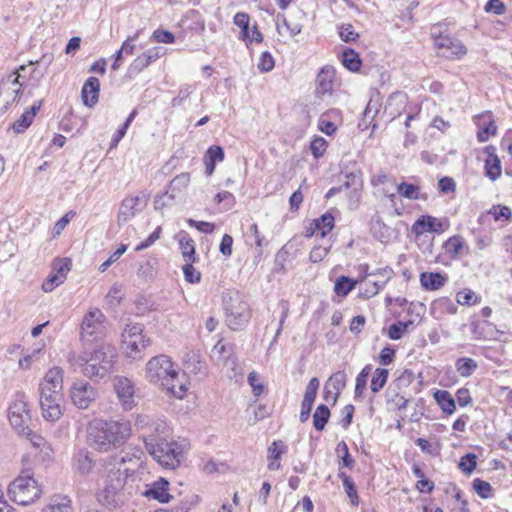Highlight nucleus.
Returning a JSON list of instances; mask_svg holds the SVG:
<instances>
[{
  "mask_svg": "<svg viewBox=\"0 0 512 512\" xmlns=\"http://www.w3.org/2000/svg\"><path fill=\"white\" fill-rule=\"evenodd\" d=\"M141 199L139 196H128L126 197L120 205L118 212V222L126 223L131 220L138 212H140Z\"/></svg>",
  "mask_w": 512,
  "mask_h": 512,
  "instance_id": "22",
  "label": "nucleus"
},
{
  "mask_svg": "<svg viewBox=\"0 0 512 512\" xmlns=\"http://www.w3.org/2000/svg\"><path fill=\"white\" fill-rule=\"evenodd\" d=\"M413 325L412 321H398L392 324L388 329V336L392 340H399L403 334Z\"/></svg>",
  "mask_w": 512,
  "mask_h": 512,
  "instance_id": "48",
  "label": "nucleus"
},
{
  "mask_svg": "<svg viewBox=\"0 0 512 512\" xmlns=\"http://www.w3.org/2000/svg\"><path fill=\"white\" fill-rule=\"evenodd\" d=\"M38 391L42 417L48 422L59 420L63 415L61 407L63 392L49 391L48 389Z\"/></svg>",
  "mask_w": 512,
  "mask_h": 512,
  "instance_id": "10",
  "label": "nucleus"
},
{
  "mask_svg": "<svg viewBox=\"0 0 512 512\" xmlns=\"http://www.w3.org/2000/svg\"><path fill=\"white\" fill-rule=\"evenodd\" d=\"M398 193L409 200H423L426 201L428 199V194L426 192H422L421 188L418 185L402 182L397 186Z\"/></svg>",
  "mask_w": 512,
  "mask_h": 512,
  "instance_id": "28",
  "label": "nucleus"
},
{
  "mask_svg": "<svg viewBox=\"0 0 512 512\" xmlns=\"http://www.w3.org/2000/svg\"><path fill=\"white\" fill-rule=\"evenodd\" d=\"M100 82L96 77H89L84 83L81 91L83 104L93 107L98 102Z\"/></svg>",
  "mask_w": 512,
  "mask_h": 512,
  "instance_id": "23",
  "label": "nucleus"
},
{
  "mask_svg": "<svg viewBox=\"0 0 512 512\" xmlns=\"http://www.w3.org/2000/svg\"><path fill=\"white\" fill-rule=\"evenodd\" d=\"M142 332V326L136 323L127 325L122 333L123 349L132 359L140 358L142 350L149 344Z\"/></svg>",
  "mask_w": 512,
  "mask_h": 512,
  "instance_id": "9",
  "label": "nucleus"
},
{
  "mask_svg": "<svg viewBox=\"0 0 512 512\" xmlns=\"http://www.w3.org/2000/svg\"><path fill=\"white\" fill-rule=\"evenodd\" d=\"M460 470L466 474H470L476 468V456L474 454H467L463 456L458 464Z\"/></svg>",
  "mask_w": 512,
  "mask_h": 512,
  "instance_id": "61",
  "label": "nucleus"
},
{
  "mask_svg": "<svg viewBox=\"0 0 512 512\" xmlns=\"http://www.w3.org/2000/svg\"><path fill=\"white\" fill-rule=\"evenodd\" d=\"M485 153L488 155L485 161V174L492 181L498 179L501 175V163L496 155V148L494 146H487Z\"/></svg>",
  "mask_w": 512,
  "mask_h": 512,
  "instance_id": "24",
  "label": "nucleus"
},
{
  "mask_svg": "<svg viewBox=\"0 0 512 512\" xmlns=\"http://www.w3.org/2000/svg\"><path fill=\"white\" fill-rule=\"evenodd\" d=\"M8 417L10 424L19 432H25L29 414L26 404V396L24 392H17L14 401L8 409Z\"/></svg>",
  "mask_w": 512,
  "mask_h": 512,
  "instance_id": "12",
  "label": "nucleus"
},
{
  "mask_svg": "<svg viewBox=\"0 0 512 512\" xmlns=\"http://www.w3.org/2000/svg\"><path fill=\"white\" fill-rule=\"evenodd\" d=\"M389 372L384 368H377L371 380V390L374 393L379 392L387 382Z\"/></svg>",
  "mask_w": 512,
  "mask_h": 512,
  "instance_id": "44",
  "label": "nucleus"
},
{
  "mask_svg": "<svg viewBox=\"0 0 512 512\" xmlns=\"http://www.w3.org/2000/svg\"><path fill=\"white\" fill-rule=\"evenodd\" d=\"M286 451V445L282 441H274L268 448L269 463L268 469L276 471L280 468L281 455Z\"/></svg>",
  "mask_w": 512,
  "mask_h": 512,
  "instance_id": "30",
  "label": "nucleus"
},
{
  "mask_svg": "<svg viewBox=\"0 0 512 512\" xmlns=\"http://www.w3.org/2000/svg\"><path fill=\"white\" fill-rule=\"evenodd\" d=\"M194 262H186L183 266V273L185 280L190 284H197L200 281L201 275L194 267Z\"/></svg>",
  "mask_w": 512,
  "mask_h": 512,
  "instance_id": "58",
  "label": "nucleus"
},
{
  "mask_svg": "<svg viewBox=\"0 0 512 512\" xmlns=\"http://www.w3.org/2000/svg\"><path fill=\"white\" fill-rule=\"evenodd\" d=\"M177 376L178 371L166 355L155 356L146 365V378L151 383L169 385V381L177 380Z\"/></svg>",
  "mask_w": 512,
  "mask_h": 512,
  "instance_id": "6",
  "label": "nucleus"
},
{
  "mask_svg": "<svg viewBox=\"0 0 512 512\" xmlns=\"http://www.w3.org/2000/svg\"><path fill=\"white\" fill-rule=\"evenodd\" d=\"M488 214L492 215L495 221L509 222L511 219V210L507 206L495 205L489 211Z\"/></svg>",
  "mask_w": 512,
  "mask_h": 512,
  "instance_id": "51",
  "label": "nucleus"
},
{
  "mask_svg": "<svg viewBox=\"0 0 512 512\" xmlns=\"http://www.w3.org/2000/svg\"><path fill=\"white\" fill-rule=\"evenodd\" d=\"M249 22L250 18L249 15L245 12H238L235 14L233 18V23L241 29V36L240 38L242 40H246V38H249Z\"/></svg>",
  "mask_w": 512,
  "mask_h": 512,
  "instance_id": "46",
  "label": "nucleus"
},
{
  "mask_svg": "<svg viewBox=\"0 0 512 512\" xmlns=\"http://www.w3.org/2000/svg\"><path fill=\"white\" fill-rule=\"evenodd\" d=\"M27 66L22 65L15 72L10 74L6 79L0 83V114L4 113L8 107L16 100L24 83L20 81L24 78Z\"/></svg>",
  "mask_w": 512,
  "mask_h": 512,
  "instance_id": "8",
  "label": "nucleus"
},
{
  "mask_svg": "<svg viewBox=\"0 0 512 512\" xmlns=\"http://www.w3.org/2000/svg\"><path fill=\"white\" fill-rule=\"evenodd\" d=\"M420 282L423 288H440L445 284V277L440 273L424 272L420 275Z\"/></svg>",
  "mask_w": 512,
  "mask_h": 512,
  "instance_id": "38",
  "label": "nucleus"
},
{
  "mask_svg": "<svg viewBox=\"0 0 512 512\" xmlns=\"http://www.w3.org/2000/svg\"><path fill=\"white\" fill-rule=\"evenodd\" d=\"M473 488L481 498L486 499L490 497L492 488L488 482L478 478L474 479Z\"/></svg>",
  "mask_w": 512,
  "mask_h": 512,
  "instance_id": "62",
  "label": "nucleus"
},
{
  "mask_svg": "<svg viewBox=\"0 0 512 512\" xmlns=\"http://www.w3.org/2000/svg\"><path fill=\"white\" fill-rule=\"evenodd\" d=\"M27 438L30 440L31 444L36 447L40 448L41 450H45V454L47 456L50 455V452L52 451L50 445L47 443V441L36 432H33L30 429H26L25 432H23Z\"/></svg>",
  "mask_w": 512,
  "mask_h": 512,
  "instance_id": "43",
  "label": "nucleus"
},
{
  "mask_svg": "<svg viewBox=\"0 0 512 512\" xmlns=\"http://www.w3.org/2000/svg\"><path fill=\"white\" fill-rule=\"evenodd\" d=\"M116 358V348L108 343H102L93 351H85L81 355L74 351L67 355V361L74 367H81L83 375L92 381L101 380L112 373Z\"/></svg>",
  "mask_w": 512,
  "mask_h": 512,
  "instance_id": "1",
  "label": "nucleus"
},
{
  "mask_svg": "<svg viewBox=\"0 0 512 512\" xmlns=\"http://www.w3.org/2000/svg\"><path fill=\"white\" fill-rule=\"evenodd\" d=\"M194 87L189 84H184L180 87L178 95L171 101L172 107L181 106L185 100H187L190 94L193 92Z\"/></svg>",
  "mask_w": 512,
  "mask_h": 512,
  "instance_id": "55",
  "label": "nucleus"
},
{
  "mask_svg": "<svg viewBox=\"0 0 512 512\" xmlns=\"http://www.w3.org/2000/svg\"><path fill=\"white\" fill-rule=\"evenodd\" d=\"M106 317L98 308H90L83 316L80 325V341L83 346L92 345L106 336Z\"/></svg>",
  "mask_w": 512,
  "mask_h": 512,
  "instance_id": "5",
  "label": "nucleus"
},
{
  "mask_svg": "<svg viewBox=\"0 0 512 512\" xmlns=\"http://www.w3.org/2000/svg\"><path fill=\"white\" fill-rule=\"evenodd\" d=\"M223 307L226 324L231 330L240 331L247 326L251 311L240 290H228L223 295Z\"/></svg>",
  "mask_w": 512,
  "mask_h": 512,
  "instance_id": "3",
  "label": "nucleus"
},
{
  "mask_svg": "<svg viewBox=\"0 0 512 512\" xmlns=\"http://www.w3.org/2000/svg\"><path fill=\"white\" fill-rule=\"evenodd\" d=\"M328 143L323 137H315L310 145L311 153L316 158L322 157L327 149Z\"/></svg>",
  "mask_w": 512,
  "mask_h": 512,
  "instance_id": "53",
  "label": "nucleus"
},
{
  "mask_svg": "<svg viewBox=\"0 0 512 512\" xmlns=\"http://www.w3.org/2000/svg\"><path fill=\"white\" fill-rule=\"evenodd\" d=\"M179 247L186 262H195V242L186 233L181 235Z\"/></svg>",
  "mask_w": 512,
  "mask_h": 512,
  "instance_id": "32",
  "label": "nucleus"
},
{
  "mask_svg": "<svg viewBox=\"0 0 512 512\" xmlns=\"http://www.w3.org/2000/svg\"><path fill=\"white\" fill-rule=\"evenodd\" d=\"M114 478L109 484H106L103 490L98 494V500L106 506H115L117 504V495L123 487V480L119 471L113 473Z\"/></svg>",
  "mask_w": 512,
  "mask_h": 512,
  "instance_id": "15",
  "label": "nucleus"
},
{
  "mask_svg": "<svg viewBox=\"0 0 512 512\" xmlns=\"http://www.w3.org/2000/svg\"><path fill=\"white\" fill-rule=\"evenodd\" d=\"M365 282L366 285H372L374 288H381L384 285V282H380L376 279L375 274H369L364 279H354L348 276L339 277L333 288H355L356 285Z\"/></svg>",
  "mask_w": 512,
  "mask_h": 512,
  "instance_id": "27",
  "label": "nucleus"
},
{
  "mask_svg": "<svg viewBox=\"0 0 512 512\" xmlns=\"http://www.w3.org/2000/svg\"><path fill=\"white\" fill-rule=\"evenodd\" d=\"M334 116H338L337 110L323 113L318 120V129L328 136L333 135L337 130V125L332 121Z\"/></svg>",
  "mask_w": 512,
  "mask_h": 512,
  "instance_id": "31",
  "label": "nucleus"
},
{
  "mask_svg": "<svg viewBox=\"0 0 512 512\" xmlns=\"http://www.w3.org/2000/svg\"><path fill=\"white\" fill-rule=\"evenodd\" d=\"M329 418H330L329 408L324 404L319 405L313 414L314 428L318 431H322L325 428V425L327 424Z\"/></svg>",
  "mask_w": 512,
  "mask_h": 512,
  "instance_id": "36",
  "label": "nucleus"
},
{
  "mask_svg": "<svg viewBox=\"0 0 512 512\" xmlns=\"http://www.w3.org/2000/svg\"><path fill=\"white\" fill-rule=\"evenodd\" d=\"M183 22L190 21L188 29L195 32H203L205 30V21L197 10H189L182 19Z\"/></svg>",
  "mask_w": 512,
  "mask_h": 512,
  "instance_id": "34",
  "label": "nucleus"
},
{
  "mask_svg": "<svg viewBox=\"0 0 512 512\" xmlns=\"http://www.w3.org/2000/svg\"><path fill=\"white\" fill-rule=\"evenodd\" d=\"M453 252L455 256H463L467 254L468 247L459 237H450V252Z\"/></svg>",
  "mask_w": 512,
  "mask_h": 512,
  "instance_id": "63",
  "label": "nucleus"
},
{
  "mask_svg": "<svg viewBox=\"0 0 512 512\" xmlns=\"http://www.w3.org/2000/svg\"><path fill=\"white\" fill-rule=\"evenodd\" d=\"M336 452L338 454H342V464L345 467L352 468L355 464L354 459L349 454V449L347 444L344 441H341L337 444Z\"/></svg>",
  "mask_w": 512,
  "mask_h": 512,
  "instance_id": "57",
  "label": "nucleus"
},
{
  "mask_svg": "<svg viewBox=\"0 0 512 512\" xmlns=\"http://www.w3.org/2000/svg\"><path fill=\"white\" fill-rule=\"evenodd\" d=\"M372 371L371 365H366L356 377L355 397H361L366 389L367 380Z\"/></svg>",
  "mask_w": 512,
  "mask_h": 512,
  "instance_id": "42",
  "label": "nucleus"
},
{
  "mask_svg": "<svg viewBox=\"0 0 512 512\" xmlns=\"http://www.w3.org/2000/svg\"><path fill=\"white\" fill-rule=\"evenodd\" d=\"M335 71L332 67L326 66L320 70L316 78V95L324 98L331 95Z\"/></svg>",
  "mask_w": 512,
  "mask_h": 512,
  "instance_id": "21",
  "label": "nucleus"
},
{
  "mask_svg": "<svg viewBox=\"0 0 512 512\" xmlns=\"http://www.w3.org/2000/svg\"><path fill=\"white\" fill-rule=\"evenodd\" d=\"M97 396V389L83 379L74 381L70 388L71 401L79 409H87Z\"/></svg>",
  "mask_w": 512,
  "mask_h": 512,
  "instance_id": "11",
  "label": "nucleus"
},
{
  "mask_svg": "<svg viewBox=\"0 0 512 512\" xmlns=\"http://www.w3.org/2000/svg\"><path fill=\"white\" fill-rule=\"evenodd\" d=\"M169 428L165 421L161 419H157L153 422L150 429H147L146 433H144L141 438L145 444L147 450L150 449L151 446L158 444L163 441L164 438L168 436Z\"/></svg>",
  "mask_w": 512,
  "mask_h": 512,
  "instance_id": "17",
  "label": "nucleus"
},
{
  "mask_svg": "<svg viewBox=\"0 0 512 512\" xmlns=\"http://www.w3.org/2000/svg\"><path fill=\"white\" fill-rule=\"evenodd\" d=\"M148 453L163 467L168 469H175L180 465L182 457L181 445L176 441H168L164 438L163 441L151 446L147 450Z\"/></svg>",
  "mask_w": 512,
  "mask_h": 512,
  "instance_id": "7",
  "label": "nucleus"
},
{
  "mask_svg": "<svg viewBox=\"0 0 512 512\" xmlns=\"http://www.w3.org/2000/svg\"><path fill=\"white\" fill-rule=\"evenodd\" d=\"M144 456V452L139 447H127L125 451H123V456L121 457V462L125 463L127 461L135 460L137 466H140L142 463V457Z\"/></svg>",
  "mask_w": 512,
  "mask_h": 512,
  "instance_id": "49",
  "label": "nucleus"
},
{
  "mask_svg": "<svg viewBox=\"0 0 512 512\" xmlns=\"http://www.w3.org/2000/svg\"><path fill=\"white\" fill-rule=\"evenodd\" d=\"M274 66L275 62L273 56L268 51L263 52L259 59L258 69L261 72H269Z\"/></svg>",
  "mask_w": 512,
  "mask_h": 512,
  "instance_id": "64",
  "label": "nucleus"
},
{
  "mask_svg": "<svg viewBox=\"0 0 512 512\" xmlns=\"http://www.w3.org/2000/svg\"><path fill=\"white\" fill-rule=\"evenodd\" d=\"M457 302L461 305H474L479 301V297L473 290H459L457 295Z\"/></svg>",
  "mask_w": 512,
  "mask_h": 512,
  "instance_id": "52",
  "label": "nucleus"
},
{
  "mask_svg": "<svg viewBox=\"0 0 512 512\" xmlns=\"http://www.w3.org/2000/svg\"><path fill=\"white\" fill-rule=\"evenodd\" d=\"M149 65L150 63L143 56V54H141L137 58H135L129 65L127 74L130 78H133L140 72H142L145 68H147Z\"/></svg>",
  "mask_w": 512,
  "mask_h": 512,
  "instance_id": "50",
  "label": "nucleus"
},
{
  "mask_svg": "<svg viewBox=\"0 0 512 512\" xmlns=\"http://www.w3.org/2000/svg\"><path fill=\"white\" fill-rule=\"evenodd\" d=\"M342 63L348 70L352 72L359 71L362 64L359 54L356 53L353 49L349 48L343 51Z\"/></svg>",
  "mask_w": 512,
  "mask_h": 512,
  "instance_id": "35",
  "label": "nucleus"
},
{
  "mask_svg": "<svg viewBox=\"0 0 512 512\" xmlns=\"http://www.w3.org/2000/svg\"><path fill=\"white\" fill-rule=\"evenodd\" d=\"M169 385H160L164 390H166L171 395L182 398L185 391L187 390L186 384L183 380L180 379L179 375L177 376V380L169 381Z\"/></svg>",
  "mask_w": 512,
  "mask_h": 512,
  "instance_id": "47",
  "label": "nucleus"
},
{
  "mask_svg": "<svg viewBox=\"0 0 512 512\" xmlns=\"http://www.w3.org/2000/svg\"><path fill=\"white\" fill-rule=\"evenodd\" d=\"M339 36L342 41L351 43L359 38V34L354 30L351 24H343L339 27Z\"/></svg>",
  "mask_w": 512,
  "mask_h": 512,
  "instance_id": "54",
  "label": "nucleus"
},
{
  "mask_svg": "<svg viewBox=\"0 0 512 512\" xmlns=\"http://www.w3.org/2000/svg\"><path fill=\"white\" fill-rule=\"evenodd\" d=\"M455 368L462 377H469L478 368V364L472 358L463 357L455 362Z\"/></svg>",
  "mask_w": 512,
  "mask_h": 512,
  "instance_id": "37",
  "label": "nucleus"
},
{
  "mask_svg": "<svg viewBox=\"0 0 512 512\" xmlns=\"http://www.w3.org/2000/svg\"><path fill=\"white\" fill-rule=\"evenodd\" d=\"M157 420L146 414H140L136 417L135 427L138 432L141 433V436L146 433L147 429H150L153 422Z\"/></svg>",
  "mask_w": 512,
  "mask_h": 512,
  "instance_id": "56",
  "label": "nucleus"
},
{
  "mask_svg": "<svg viewBox=\"0 0 512 512\" xmlns=\"http://www.w3.org/2000/svg\"><path fill=\"white\" fill-rule=\"evenodd\" d=\"M472 401V398L470 396V392L467 388H461L456 392V400H454L450 396V415L453 414V412L456 409V403L460 407H465L469 405Z\"/></svg>",
  "mask_w": 512,
  "mask_h": 512,
  "instance_id": "40",
  "label": "nucleus"
},
{
  "mask_svg": "<svg viewBox=\"0 0 512 512\" xmlns=\"http://www.w3.org/2000/svg\"><path fill=\"white\" fill-rule=\"evenodd\" d=\"M338 477L342 480L343 487L345 489V492L347 493V496L350 498L352 505H357L358 495L352 479L344 472H339Z\"/></svg>",
  "mask_w": 512,
  "mask_h": 512,
  "instance_id": "45",
  "label": "nucleus"
},
{
  "mask_svg": "<svg viewBox=\"0 0 512 512\" xmlns=\"http://www.w3.org/2000/svg\"><path fill=\"white\" fill-rule=\"evenodd\" d=\"M75 467L81 474H87L93 468V460L88 452L79 451L76 455Z\"/></svg>",
  "mask_w": 512,
  "mask_h": 512,
  "instance_id": "41",
  "label": "nucleus"
},
{
  "mask_svg": "<svg viewBox=\"0 0 512 512\" xmlns=\"http://www.w3.org/2000/svg\"><path fill=\"white\" fill-rule=\"evenodd\" d=\"M42 493L43 491L40 484L28 470L22 471L8 486L9 498L13 502L23 506L30 505L37 501Z\"/></svg>",
  "mask_w": 512,
  "mask_h": 512,
  "instance_id": "4",
  "label": "nucleus"
},
{
  "mask_svg": "<svg viewBox=\"0 0 512 512\" xmlns=\"http://www.w3.org/2000/svg\"><path fill=\"white\" fill-rule=\"evenodd\" d=\"M64 371L58 366L49 369L39 383L38 390L48 389L49 391L63 392Z\"/></svg>",
  "mask_w": 512,
  "mask_h": 512,
  "instance_id": "19",
  "label": "nucleus"
},
{
  "mask_svg": "<svg viewBox=\"0 0 512 512\" xmlns=\"http://www.w3.org/2000/svg\"><path fill=\"white\" fill-rule=\"evenodd\" d=\"M314 229L319 230V236L324 238L334 227V217L330 213L323 214L320 218L313 220Z\"/></svg>",
  "mask_w": 512,
  "mask_h": 512,
  "instance_id": "33",
  "label": "nucleus"
},
{
  "mask_svg": "<svg viewBox=\"0 0 512 512\" xmlns=\"http://www.w3.org/2000/svg\"><path fill=\"white\" fill-rule=\"evenodd\" d=\"M347 382V375L345 371H337L332 374L326 381V389L334 390L333 403H336L340 392L345 388Z\"/></svg>",
  "mask_w": 512,
  "mask_h": 512,
  "instance_id": "29",
  "label": "nucleus"
},
{
  "mask_svg": "<svg viewBox=\"0 0 512 512\" xmlns=\"http://www.w3.org/2000/svg\"><path fill=\"white\" fill-rule=\"evenodd\" d=\"M169 482L160 477L157 481L153 482L151 487L147 488L142 495L147 498H152L160 503H168L172 500V495L169 494Z\"/></svg>",
  "mask_w": 512,
  "mask_h": 512,
  "instance_id": "20",
  "label": "nucleus"
},
{
  "mask_svg": "<svg viewBox=\"0 0 512 512\" xmlns=\"http://www.w3.org/2000/svg\"><path fill=\"white\" fill-rule=\"evenodd\" d=\"M477 126V140L484 143L495 136L497 133V125L495 123L493 114L490 111H485L474 118Z\"/></svg>",
  "mask_w": 512,
  "mask_h": 512,
  "instance_id": "13",
  "label": "nucleus"
},
{
  "mask_svg": "<svg viewBox=\"0 0 512 512\" xmlns=\"http://www.w3.org/2000/svg\"><path fill=\"white\" fill-rule=\"evenodd\" d=\"M127 250L125 244H121L109 258L99 266L101 272H105L113 263H115Z\"/></svg>",
  "mask_w": 512,
  "mask_h": 512,
  "instance_id": "59",
  "label": "nucleus"
},
{
  "mask_svg": "<svg viewBox=\"0 0 512 512\" xmlns=\"http://www.w3.org/2000/svg\"><path fill=\"white\" fill-rule=\"evenodd\" d=\"M114 389L118 400L125 410H131L135 406L134 385L126 377H118L115 380Z\"/></svg>",
  "mask_w": 512,
  "mask_h": 512,
  "instance_id": "14",
  "label": "nucleus"
},
{
  "mask_svg": "<svg viewBox=\"0 0 512 512\" xmlns=\"http://www.w3.org/2000/svg\"><path fill=\"white\" fill-rule=\"evenodd\" d=\"M189 182L190 175L188 173H181L171 180L170 189L172 191H181L188 186Z\"/></svg>",
  "mask_w": 512,
  "mask_h": 512,
  "instance_id": "60",
  "label": "nucleus"
},
{
  "mask_svg": "<svg viewBox=\"0 0 512 512\" xmlns=\"http://www.w3.org/2000/svg\"><path fill=\"white\" fill-rule=\"evenodd\" d=\"M42 512H72L71 501L67 498L52 499Z\"/></svg>",
  "mask_w": 512,
  "mask_h": 512,
  "instance_id": "39",
  "label": "nucleus"
},
{
  "mask_svg": "<svg viewBox=\"0 0 512 512\" xmlns=\"http://www.w3.org/2000/svg\"><path fill=\"white\" fill-rule=\"evenodd\" d=\"M41 101L35 102L30 109L26 110L12 125V129L16 134L25 132L32 124L37 112L41 108Z\"/></svg>",
  "mask_w": 512,
  "mask_h": 512,
  "instance_id": "25",
  "label": "nucleus"
},
{
  "mask_svg": "<svg viewBox=\"0 0 512 512\" xmlns=\"http://www.w3.org/2000/svg\"><path fill=\"white\" fill-rule=\"evenodd\" d=\"M130 434L129 422L94 420L87 428V443L100 452H107L124 444Z\"/></svg>",
  "mask_w": 512,
  "mask_h": 512,
  "instance_id": "2",
  "label": "nucleus"
},
{
  "mask_svg": "<svg viewBox=\"0 0 512 512\" xmlns=\"http://www.w3.org/2000/svg\"><path fill=\"white\" fill-rule=\"evenodd\" d=\"M70 260L61 259L53 263L52 271L47 277V282L51 285L59 286L66 279L67 273L70 271Z\"/></svg>",
  "mask_w": 512,
  "mask_h": 512,
  "instance_id": "26",
  "label": "nucleus"
},
{
  "mask_svg": "<svg viewBox=\"0 0 512 512\" xmlns=\"http://www.w3.org/2000/svg\"><path fill=\"white\" fill-rule=\"evenodd\" d=\"M234 353L235 347L233 344L219 340L211 350V358L217 365L226 366L229 362H231L232 365H235L236 360L234 358Z\"/></svg>",
  "mask_w": 512,
  "mask_h": 512,
  "instance_id": "18",
  "label": "nucleus"
},
{
  "mask_svg": "<svg viewBox=\"0 0 512 512\" xmlns=\"http://www.w3.org/2000/svg\"><path fill=\"white\" fill-rule=\"evenodd\" d=\"M412 232L419 236L426 232L441 234L444 232L442 222L433 216L422 215L412 225Z\"/></svg>",
  "mask_w": 512,
  "mask_h": 512,
  "instance_id": "16",
  "label": "nucleus"
}]
</instances>
